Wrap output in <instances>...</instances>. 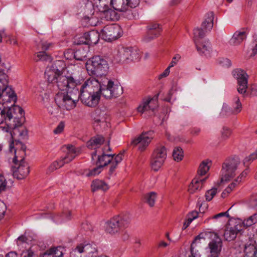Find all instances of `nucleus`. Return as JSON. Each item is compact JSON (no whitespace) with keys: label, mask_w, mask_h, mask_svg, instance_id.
Wrapping results in <instances>:
<instances>
[{"label":"nucleus","mask_w":257,"mask_h":257,"mask_svg":"<svg viewBox=\"0 0 257 257\" xmlns=\"http://www.w3.org/2000/svg\"><path fill=\"white\" fill-rule=\"evenodd\" d=\"M240 164V161L238 158L226 160L222 165L220 182L229 181L234 178Z\"/></svg>","instance_id":"7"},{"label":"nucleus","mask_w":257,"mask_h":257,"mask_svg":"<svg viewBox=\"0 0 257 257\" xmlns=\"http://www.w3.org/2000/svg\"><path fill=\"white\" fill-rule=\"evenodd\" d=\"M249 172V169L248 168L245 169L235 179V181L236 182H239L240 183L242 181V180L246 177V176L248 174Z\"/></svg>","instance_id":"51"},{"label":"nucleus","mask_w":257,"mask_h":257,"mask_svg":"<svg viewBox=\"0 0 257 257\" xmlns=\"http://www.w3.org/2000/svg\"><path fill=\"white\" fill-rule=\"evenodd\" d=\"M86 68L90 75H96V79L105 77L109 68L107 62L100 56L93 57L89 62L87 63Z\"/></svg>","instance_id":"4"},{"label":"nucleus","mask_w":257,"mask_h":257,"mask_svg":"<svg viewBox=\"0 0 257 257\" xmlns=\"http://www.w3.org/2000/svg\"><path fill=\"white\" fill-rule=\"evenodd\" d=\"M59 247H54L49 249V252L51 253V254L53 257H61L63 255L62 251L60 250Z\"/></svg>","instance_id":"49"},{"label":"nucleus","mask_w":257,"mask_h":257,"mask_svg":"<svg viewBox=\"0 0 257 257\" xmlns=\"http://www.w3.org/2000/svg\"><path fill=\"white\" fill-rule=\"evenodd\" d=\"M246 36L247 33L245 31H237L230 39L229 43L232 46L238 45L246 39Z\"/></svg>","instance_id":"26"},{"label":"nucleus","mask_w":257,"mask_h":257,"mask_svg":"<svg viewBox=\"0 0 257 257\" xmlns=\"http://www.w3.org/2000/svg\"><path fill=\"white\" fill-rule=\"evenodd\" d=\"M20 257H37V255L32 248L30 247L28 249L23 250L21 253Z\"/></svg>","instance_id":"46"},{"label":"nucleus","mask_w":257,"mask_h":257,"mask_svg":"<svg viewBox=\"0 0 257 257\" xmlns=\"http://www.w3.org/2000/svg\"><path fill=\"white\" fill-rule=\"evenodd\" d=\"M14 166L12 167L13 175L14 177L18 180L25 178L29 174L30 170L28 164L24 161V158H22L19 160L16 155L13 159Z\"/></svg>","instance_id":"9"},{"label":"nucleus","mask_w":257,"mask_h":257,"mask_svg":"<svg viewBox=\"0 0 257 257\" xmlns=\"http://www.w3.org/2000/svg\"><path fill=\"white\" fill-rule=\"evenodd\" d=\"M23 109L18 105H13L10 107H0V124L4 121H11L14 115L24 112Z\"/></svg>","instance_id":"16"},{"label":"nucleus","mask_w":257,"mask_h":257,"mask_svg":"<svg viewBox=\"0 0 257 257\" xmlns=\"http://www.w3.org/2000/svg\"><path fill=\"white\" fill-rule=\"evenodd\" d=\"M110 5L116 11L125 12L128 9L127 0H110Z\"/></svg>","instance_id":"28"},{"label":"nucleus","mask_w":257,"mask_h":257,"mask_svg":"<svg viewBox=\"0 0 257 257\" xmlns=\"http://www.w3.org/2000/svg\"><path fill=\"white\" fill-rule=\"evenodd\" d=\"M102 95L101 85L98 81L94 78L87 79L79 89L78 101L89 107H95L99 101Z\"/></svg>","instance_id":"2"},{"label":"nucleus","mask_w":257,"mask_h":257,"mask_svg":"<svg viewBox=\"0 0 257 257\" xmlns=\"http://www.w3.org/2000/svg\"><path fill=\"white\" fill-rule=\"evenodd\" d=\"M100 32L102 38L108 42L117 39L122 34L121 27L115 24L105 26Z\"/></svg>","instance_id":"10"},{"label":"nucleus","mask_w":257,"mask_h":257,"mask_svg":"<svg viewBox=\"0 0 257 257\" xmlns=\"http://www.w3.org/2000/svg\"><path fill=\"white\" fill-rule=\"evenodd\" d=\"M257 223V213L253 214L248 218L244 219L242 222L243 226L248 227Z\"/></svg>","instance_id":"34"},{"label":"nucleus","mask_w":257,"mask_h":257,"mask_svg":"<svg viewBox=\"0 0 257 257\" xmlns=\"http://www.w3.org/2000/svg\"><path fill=\"white\" fill-rule=\"evenodd\" d=\"M110 163V167L109 170V174L110 175L112 174L114 171L115 170L118 164L114 162L113 161H111Z\"/></svg>","instance_id":"63"},{"label":"nucleus","mask_w":257,"mask_h":257,"mask_svg":"<svg viewBox=\"0 0 257 257\" xmlns=\"http://www.w3.org/2000/svg\"><path fill=\"white\" fill-rule=\"evenodd\" d=\"M75 43L78 45H81V44L88 45V42H87V39H86V33H85L82 36L79 37L78 41Z\"/></svg>","instance_id":"54"},{"label":"nucleus","mask_w":257,"mask_h":257,"mask_svg":"<svg viewBox=\"0 0 257 257\" xmlns=\"http://www.w3.org/2000/svg\"><path fill=\"white\" fill-rule=\"evenodd\" d=\"M97 7L99 11L103 14L107 20L113 21L116 19L115 12L109 8L108 6L105 3V1H100L99 4L97 5Z\"/></svg>","instance_id":"20"},{"label":"nucleus","mask_w":257,"mask_h":257,"mask_svg":"<svg viewBox=\"0 0 257 257\" xmlns=\"http://www.w3.org/2000/svg\"><path fill=\"white\" fill-rule=\"evenodd\" d=\"M204 240V238L201 236V234H199L198 235L196 236L195 238H194V240L193 241L192 243L191 244L190 246V250L192 253V255H193L194 254V249L195 248V247L197 246V244L198 243H200L201 240Z\"/></svg>","instance_id":"44"},{"label":"nucleus","mask_w":257,"mask_h":257,"mask_svg":"<svg viewBox=\"0 0 257 257\" xmlns=\"http://www.w3.org/2000/svg\"><path fill=\"white\" fill-rule=\"evenodd\" d=\"M112 160H113V155L106 154L105 149H103L102 155L97 157L96 165H101L103 168L109 164Z\"/></svg>","instance_id":"29"},{"label":"nucleus","mask_w":257,"mask_h":257,"mask_svg":"<svg viewBox=\"0 0 257 257\" xmlns=\"http://www.w3.org/2000/svg\"><path fill=\"white\" fill-rule=\"evenodd\" d=\"M147 33L143 38L146 42H149L160 35L162 28L157 23H151L147 26Z\"/></svg>","instance_id":"18"},{"label":"nucleus","mask_w":257,"mask_h":257,"mask_svg":"<svg viewBox=\"0 0 257 257\" xmlns=\"http://www.w3.org/2000/svg\"><path fill=\"white\" fill-rule=\"evenodd\" d=\"M217 193V188H213L209 190H208L205 194V198L206 201H210L212 199L213 197Z\"/></svg>","instance_id":"47"},{"label":"nucleus","mask_w":257,"mask_h":257,"mask_svg":"<svg viewBox=\"0 0 257 257\" xmlns=\"http://www.w3.org/2000/svg\"><path fill=\"white\" fill-rule=\"evenodd\" d=\"M220 134L221 140L224 141L228 139L230 137L231 135V131L229 128L224 126L221 130Z\"/></svg>","instance_id":"45"},{"label":"nucleus","mask_w":257,"mask_h":257,"mask_svg":"<svg viewBox=\"0 0 257 257\" xmlns=\"http://www.w3.org/2000/svg\"><path fill=\"white\" fill-rule=\"evenodd\" d=\"M214 235V238L209 243L210 253L216 257H218L222 246V242L216 234Z\"/></svg>","instance_id":"22"},{"label":"nucleus","mask_w":257,"mask_h":257,"mask_svg":"<svg viewBox=\"0 0 257 257\" xmlns=\"http://www.w3.org/2000/svg\"><path fill=\"white\" fill-rule=\"evenodd\" d=\"M100 34L97 31L92 30L86 33V39H87L88 45H92L96 44L99 40Z\"/></svg>","instance_id":"30"},{"label":"nucleus","mask_w":257,"mask_h":257,"mask_svg":"<svg viewBox=\"0 0 257 257\" xmlns=\"http://www.w3.org/2000/svg\"><path fill=\"white\" fill-rule=\"evenodd\" d=\"M130 218L126 215H117L110 218L105 223V231L111 234L115 235L123 228L128 226Z\"/></svg>","instance_id":"6"},{"label":"nucleus","mask_w":257,"mask_h":257,"mask_svg":"<svg viewBox=\"0 0 257 257\" xmlns=\"http://www.w3.org/2000/svg\"><path fill=\"white\" fill-rule=\"evenodd\" d=\"M244 253L245 257H256L257 244L255 240L251 239L245 243Z\"/></svg>","instance_id":"25"},{"label":"nucleus","mask_w":257,"mask_h":257,"mask_svg":"<svg viewBox=\"0 0 257 257\" xmlns=\"http://www.w3.org/2000/svg\"><path fill=\"white\" fill-rule=\"evenodd\" d=\"M7 183L8 182L6 181V179L0 175V193L6 190Z\"/></svg>","instance_id":"50"},{"label":"nucleus","mask_w":257,"mask_h":257,"mask_svg":"<svg viewBox=\"0 0 257 257\" xmlns=\"http://www.w3.org/2000/svg\"><path fill=\"white\" fill-rule=\"evenodd\" d=\"M82 229L86 232L91 231L92 230V226L87 222L83 223L82 224Z\"/></svg>","instance_id":"58"},{"label":"nucleus","mask_w":257,"mask_h":257,"mask_svg":"<svg viewBox=\"0 0 257 257\" xmlns=\"http://www.w3.org/2000/svg\"><path fill=\"white\" fill-rule=\"evenodd\" d=\"M220 114L221 116L224 117L235 114L233 112L232 108H231L227 104L224 103L223 104L222 108Z\"/></svg>","instance_id":"39"},{"label":"nucleus","mask_w":257,"mask_h":257,"mask_svg":"<svg viewBox=\"0 0 257 257\" xmlns=\"http://www.w3.org/2000/svg\"><path fill=\"white\" fill-rule=\"evenodd\" d=\"M123 156V153H119L116 155L115 158L113 157V160L112 161L117 164H118L122 161Z\"/></svg>","instance_id":"62"},{"label":"nucleus","mask_w":257,"mask_h":257,"mask_svg":"<svg viewBox=\"0 0 257 257\" xmlns=\"http://www.w3.org/2000/svg\"><path fill=\"white\" fill-rule=\"evenodd\" d=\"M209 167L208 165V162L206 161H203L200 164L197 171V174L199 178L204 175L206 172L209 170Z\"/></svg>","instance_id":"35"},{"label":"nucleus","mask_w":257,"mask_h":257,"mask_svg":"<svg viewBox=\"0 0 257 257\" xmlns=\"http://www.w3.org/2000/svg\"><path fill=\"white\" fill-rule=\"evenodd\" d=\"M172 156L175 161L179 162L182 160L183 158V152L182 149L179 147L174 148Z\"/></svg>","instance_id":"38"},{"label":"nucleus","mask_w":257,"mask_h":257,"mask_svg":"<svg viewBox=\"0 0 257 257\" xmlns=\"http://www.w3.org/2000/svg\"><path fill=\"white\" fill-rule=\"evenodd\" d=\"M94 125L95 127H99L101 130L105 129L108 127V123L104 118H95L94 119Z\"/></svg>","instance_id":"40"},{"label":"nucleus","mask_w":257,"mask_h":257,"mask_svg":"<svg viewBox=\"0 0 257 257\" xmlns=\"http://www.w3.org/2000/svg\"><path fill=\"white\" fill-rule=\"evenodd\" d=\"M139 51L132 47L118 48L115 56L116 59L119 62H128L139 58Z\"/></svg>","instance_id":"8"},{"label":"nucleus","mask_w":257,"mask_h":257,"mask_svg":"<svg viewBox=\"0 0 257 257\" xmlns=\"http://www.w3.org/2000/svg\"><path fill=\"white\" fill-rule=\"evenodd\" d=\"M201 132V128L198 127H194L191 128L190 134L193 136L199 135Z\"/></svg>","instance_id":"61"},{"label":"nucleus","mask_w":257,"mask_h":257,"mask_svg":"<svg viewBox=\"0 0 257 257\" xmlns=\"http://www.w3.org/2000/svg\"><path fill=\"white\" fill-rule=\"evenodd\" d=\"M254 40L253 43L254 44V46L252 49V53L251 56H254L257 54V35H255L254 37Z\"/></svg>","instance_id":"60"},{"label":"nucleus","mask_w":257,"mask_h":257,"mask_svg":"<svg viewBox=\"0 0 257 257\" xmlns=\"http://www.w3.org/2000/svg\"><path fill=\"white\" fill-rule=\"evenodd\" d=\"M74 252L86 253V257H108L106 255H97V251L95 246L90 244H80L76 246Z\"/></svg>","instance_id":"19"},{"label":"nucleus","mask_w":257,"mask_h":257,"mask_svg":"<svg viewBox=\"0 0 257 257\" xmlns=\"http://www.w3.org/2000/svg\"><path fill=\"white\" fill-rule=\"evenodd\" d=\"M64 124L63 122H61L57 127L54 130V133L56 134L61 133L64 130Z\"/></svg>","instance_id":"59"},{"label":"nucleus","mask_w":257,"mask_h":257,"mask_svg":"<svg viewBox=\"0 0 257 257\" xmlns=\"http://www.w3.org/2000/svg\"><path fill=\"white\" fill-rule=\"evenodd\" d=\"M206 178L201 179L199 177L195 178L189 186L188 191L190 193L193 194L197 190H200L203 186V184L206 180Z\"/></svg>","instance_id":"27"},{"label":"nucleus","mask_w":257,"mask_h":257,"mask_svg":"<svg viewBox=\"0 0 257 257\" xmlns=\"http://www.w3.org/2000/svg\"><path fill=\"white\" fill-rule=\"evenodd\" d=\"M101 85L102 95L106 99L115 98L123 93L121 86L114 82L106 77L97 79Z\"/></svg>","instance_id":"5"},{"label":"nucleus","mask_w":257,"mask_h":257,"mask_svg":"<svg viewBox=\"0 0 257 257\" xmlns=\"http://www.w3.org/2000/svg\"><path fill=\"white\" fill-rule=\"evenodd\" d=\"M3 68H0V101L4 104L7 102H16L17 96L15 92L10 87L9 84L8 73L11 66L9 65H2Z\"/></svg>","instance_id":"3"},{"label":"nucleus","mask_w":257,"mask_h":257,"mask_svg":"<svg viewBox=\"0 0 257 257\" xmlns=\"http://www.w3.org/2000/svg\"><path fill=\"white\" fill-rule=\"evenodd\" d=\"M97 166L93 169L89 170L87 173L86 174V176L87 177L94 176L96 175H98L102 170L101 165H96Z\"/></svg>","instance_id":"43"},{"label":"nucleus","mask_w":257,"mask_h":257,"mask_svg":"<svg viewBox=\"0 0 257 257\" xmlns=\"http://www.w3.org/2000/svg\"><path fill=\"white\" fill-rule=\"evenodd\" d=\"M67 149L68 152L66 156L61 160L54 162L52 164V167H55L56 169L62 167L65 164L72 161L80 152L79 148H76L71 145H67Z\"/></svg>","instance_id":"15"},{"label":"nucleus","mask_w":257,"mask_h":257,"mask_svg":"<svg viewBox=\"0 0 257 257\" xmlns=\"http://www.w3.org/2000/svg\"><path fill=\"white\" fill-rule=\"evenodd\" d=\"M249 204L251 208L257 207V194L253 195L250 197Z\"/></svg>","instance_id":"52"},{"label":"nucleus","mask_w":257,"mask_h":257,"mask_svg":"<svg viewBox=\"0 0 257 257\" xmlns=\"http://www.w3.org/2000/svg\"><path fill=\"white\" fill-rule=\"evenodd\" d=\"M154 133L153 131L143 132L138 138L133 140L131 144L134 146H138V150L144 151L154 137Z\"/></svg>","instance_id":"14"},{"label":"nucleus","mask_w":257,"mask_h":257,"mask_svg":"<svg viewBox=\"0 0 257 257\" xmlns=\"http://www.w3.org/2000/svg\"><path fill=\"white\" fill-rule=\"evenodd\" d=\"M241 225L239 224L234 225L233 227L226 228L224 232V239L230 241L234 240L238 233L241 230Z\"/></svg>","instance_id":"24"},{"label":"nucleus","mask_w":257,"mask_h":257,"mask_svg":"<svg viewBox=\"0 0 257 257\" xmlns=\"http://www.w3.org/2000/svg\"><path fill=\"white\" fill-rule=\"evenodd\" d=\"M37 57L36 61H51L52 60L51 57L45 51L37 53Z\"/></svg>","instance_id":"41"},{"label":"nucleus","mask_w":257,"mask_h":257,"mask_svg":"<svg viewBox=\"0 0 257 257\" xmlns=\"http://www.w3.org/2000/svg\"><path fill=\"white\" fill-rule=\"evenodd\" d=\"M74 58L75 59L79 61H83L86 59V52L85 50H78L75 52L74 54Z\"/></svg>","instance_id":"42"},{"label":"nucleus","mask_w":257,"mask_h":257,"mask_svg":"<svg viewBox=\"0 0 257 257\" xmlns=\"http://www.w3.org/2000/svg\"><path fill=\"white\" fill-rule=\"evenodd\" d=\"M198 52L206 58L211 57L212 49L208 40L201 41L195 43Z\"/></svg>","instance_id":"21"},{"label":"nucleus","mask_w":257,"mask_h":257,"mask_svg":"<svg viewBox=\"0 0 257 257\" xmlns=\"http://www.w3.org/2000/svg\"><path fill=\"white\" fill-rule=\"evenodd\" d=\"M46 78L49 82L55 83L60 91L57 93L55 101L61 109L69 110L73 109L78 102L80 81L72 76L63 75L61 71L57 69L56 64L47 68L45 72Z\"/></svg>","instance_id":"1"},{"label":"nucleus","mask_w":257,"mask_h":257,"mask_svg":"<svg viewBox=\"0 0 257 257\" xmlns=\"http://www.w3.org/2000/svg\"><path fill=\"white\" fill-rule=\"evenodd\" d=\"M232 109L235 114L240 112L242 109V104L238 96H235L233 99Z\"/></svg>","instance_id":"36"},{"label":"nucleus","mask_w":257,"mask_h":257,"mask_svg":"<svg viewBox=\"0 0 257 257\" xmlns=\"http://www.w3.org/2000/svg\"><path fill=\"white\" fill-rule=\"evenodd\" d=\"M213 14L212 12L209 13L207 15V18L202 23L201 27L195 28L193 31L194 42V43L203 41L202 39L205 36V32L203 29L210 31L213 26Z\"/></svg>","instance_id":"11"},{"label":"nucleus","mask_w":257,"mask_h":257,"mask_svg":"<svg viewBox=\"0 0 257 257\" xmlns=\"http://www.w3.org/2000/svg\"><path fill=\"white\" fill-rule=\"evenodd\" d=\"M232 74L237 80V91L240 94H244L247 88L248 75L245 71L240 69L233 70Z\"/></svg>","instance_id":"13"},{"label":"nucleus","mask_w":257,"mask_h":257,"mask_svg":"<svg viewBox=\"0 0 257 257\" xmlns=\"http://www.w3.org/2000/svg\"><path fill=\"white\" fill-rule=\"evenodd\" d=\"M6 210V205L3 201L0 200V220L4 216Z\"/></svg>","instance_id":"53"},{"label":"nucleus","mask_w":257,"mask_h":257,"mask_svg":"<svg viewBox=\"0 0 257 257\" xmlns=\"http://www.w3.org/2000/svg\"><path fill=\"white\" fill-rule=\"evenodd\" d=\"M257 159V150L255 151L254 153H252L248 157H246L244 158L243 160V164H249L251 162H252L253 160Z\"/></svg>","instance_id":"48"},{"label":"nucleus","mask_w":257,"mask_h":257,"mask_svg":"<svg viewBox=\"0 0 257 257\" xmlns=\"http://www.w3.org/2000/svg\"><path fill=\"white\" fill-rule=\"evenodd\" d=\"M219 63L220 65H221L223 67H229L231 66L230 61L227 58L221 59L219 60Z\"/></svg>","instance_id":"55"},{"label":"nucleus","mask_w":257,"mask_h":257,"mask_svg":"<svg viewBox=\"0 0 257 257\" xmlns=\"http://www.w3.org/2000/svg\"><path fill=\"white\" fill-rule=\"evenodd\" d=\"M104 142V139L102 136L97 135L92 138L87 143V147L89 149H92L98 147Z\"/></svg>","instance_id":"31"},{"label":"nucleus","mask_w":257,"mask_h":257,"mask_svg":"<svg viewBox=\"0 0 257 257\" xmlns=\"http://www.w3.org/2000/svg\"><path fill=\"white\" fill-rule=\"evenodd\" d=\"M91 190L93 192L98 190L106 191L108 189V185L103 181L96 179L93 180L91 184Z\"/></svg>","instance_id":"32"},{"label":"nucleus","mask_w":257,"mask_h":257,"mask_svg":"<svg viewBox=\"0 0 257 257\" xmlns=\"http://www.w3.org/2000/svg\"><path fill=\"white\" fill-rule=\"evenodd\" d=\"M25 118L24 117V112L18 115H14L13 118L10 121H5L7 124V126L2 127V131L5 133H11L14 130L15 127L23 124L25 122Z\"/></svg>","instance_id":"17"},{"label":"nucleus","mask_w":257,"mask_h":257,"mask_svg":"<svg viewBox=\"0 0 257 257\" xmlns=\"http://www.w3.org/2000/svg\"><path fill=\"white\" fill-rule=\"evenodd\" d=\"M180 58H181L180 56L178 54H177L175 56H174L173 57V58H172V60L171 62H170V63L169 64L168 67L170 68H171V67H173L174 66H175L177 64V62L180 59Z\"/></svg>","instance_id":"56"},{"label":"nucleus","mask_w":257,"mask_h":257,"mask_svg":"<svg viewBox=\"0 0 257 257\" xmlns=\"http://www.w3.org/2000/svg\"><path fill=\"white\" fill-rule=\"evenodd\" d=\"M158 107L157 97L151 99L144 100L142 103L138 106L139 112L143 113L146 111L151 110L154 111Z\"/></svg>","instance_id":"23"},{"label":"nucleus","mask_w":257,"mask_h":257,"mask_svg":"<svg viewBox=\"0 0 257 257\" xmlns=\"http://www.w3.org/2000/svg\"><path fill=\"white\" fill-rule=\"evenodd\" d=\"M140 0H127L128 8H134L139 5Z\"/></svg>","instance_id":"57"},{"label":"nucleus","mask_w":257,"mask_h":257,"mask_svg":"<svg viewBox=\"0 0 257 257\" xmlns=\"http://www.w3.org/2000/svg\"><path fill=\"white\" fill-rule=\"evenodd\" d=\"M167 157V150L163 146H159L154 150L152 158L151 166L152 169L157 171L163 165Z\"/></svg>","instance_id":"12"},{"label":"nucleus","mask_w":257,"mask_h":257,"mask_svg":"<svg viewBox=\"0 0 257 257\" xmlns=\"http://www.w3.org/2000/svg\"><path fill=\"white\" fill-rule=\"evenodd\" d=\"M28 135V131L27 129L23 126V124L15 127L13 133H11V137L12 138L14 136H18L21 138V139H25L26 138Z\"/></svg>","instance_id":"33"},{"label":"nucleus","mask_w":257,"mask_h":257,"mask_svg":"<svg viewBox=\"0 0 257 257\" xmlns=\"http://www.w3.org/2000/svg\"><path fill=\"white\" fill-rule=\"evenodd\" d=\"M157 197V194L154 192H151L145 196V201L150 207H153L155 204Z\"/></svg>","instance_id":"37"},{"label":"nucleus","mask_w":257,"mask_h":257,"mask_svg":"<svg viewBox=\"0 0 257 257\" xmlns=\"http://www.w3.org/2000/svg\"><path fill=\"white\" fill-rule=\"evenodd\" d=\"M192 255L193 257H216V256H214L210 252L207 253H203L201 254H198L196 253H194L193 255Z\"/></svg>","instance_id":"64"}]
</instances>
